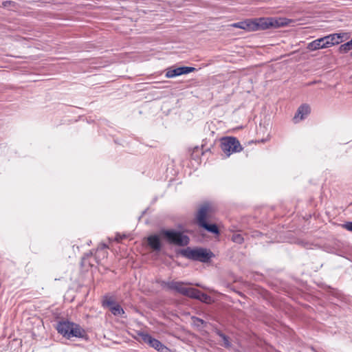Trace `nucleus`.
Listing matches in <instances>:
<instances>
[{
	"label": "nucleus",
	"instance_id": "f257e3e1",
	"mask_svg": "<svg viewBox=\"0 0 352 352\" xmlns=\"http://www.w3.org/2000/svg\"><path fill=\"white\" fill-rule=\"evenodd\" d=\"M162 285L164 287H166L170 290L175 291L180 294L191 298L206 300L209 298L206 294L203 293L195 288L185 287V283L183 282L174 280L163 282Z\"/></svg>",
	"mask_w": 352,
	"mask_h": 352
},
{
	"label": "nucleus",
	"instance_id": "f03ea898",
	"mask_svg": "<svg viewBox=\"0 0 352 352\" xmlns=\"http://www.w3.org/2000/svg\"><path fill=\"white\" fill-rule=\"evenodd\" d=\"M56 329L63 337L70 339L72 338H83L87 336L86 331L78 324L68 320H62L57 322Z\"/></svg>",
	"mask_w": 352,
	"mask_h": 352
},
{
	"label": "nucleus",
	"instance_id": "7ed1b4c3",
	"mask_svg": "<svg viewBox=\"0 0 352 352\" xmlns=\"http://www.w3.org/2000/svg\"><path fill=\"white\" fill-rule=\"evenodd\" d=\"M179 253L185 258L202 263H208L214 256L211 251L201 248L191 249L188 247L186 249L181 250Z\"/></svg>",
	"mask_w": 352,
	"mask_h": 352
},
{
	"label": "nucleus",
	"instance_id": "20e7f679",
	"mask_svg": "<svg viewBox=\"0 0 352 352\" xmlns=\"http://www.w3.org/2000/svg\"><path fill=\"white\" fill-rule=\"evenodd\" d=\"M160 234L170 243L178 246H186L189 244L188 236L182 232L175 230H162Z\"/></svg>",
	"mask_w": 352,
	"mask_h": 352
},
{
	"label": "nucleus",
	"instance_id": "39448f33",
	"mask_svg": "<svg viewBox=\"0 0 352 352\" xmlns=\"http://www.w3.org/2000/svg\"><path fill=\"white\" fill-rule=\"evenodd\" d=\"M209 209L210 207L208 205L206 204L201 206L196 216L197 223L200 227L204 228L208 232L212 234H219V230L216 224L208 223L206 221L207 214L209 211Z\"/></svg>",
	"mask_w": 352,
	"mask_h": 352
},
{
	"label": "nucleus",
	"instance_id": "423d86ee",
	"mask_svg": "<svg viewBox=\"0 0 352 352\" xmlns=\"http://www.w3.org/2000/svg\"><path fill=\"white\" fill-rule=\"evenodd\" d=\"M221 148L227 156H230L232 153L240 152L243 147L237 138L226 137L221 140Z\"/></svg>",
	"mask_w": 352,
	"mask_h": 352
},
{
	"label": "nucleus",
	"instance_id": "0eeeda50",
	"mask_svg": "<svg viewBox=\"0 0 352 352\" xmlns=\"http://www.w3.org/2000/svg\"><path fill=\"white\" fill-rule=\"evenodd\" d=\"M138 336L144 342L148 344L150 346L154 348L158 351H163L164 349H166V347L160 341L153 338L147 333L139 332Z\"/></svg>",
	"mask_w": 352,
	"mask_h": 352
},
{
	"label": "nucleus",
	"instance_id": "6e6552de",
	"mask_svg": "<svg viewBox=\"0 0 352 352\" xmlns=\"http://www.w3.org/2000/svg\"><path fill=\"white\" fill-rule=\"evenodd\" d=\"M195 67H179L176 68L169 67L166 71L165 76L168 78H174L176 76H181L182 74H187L190 72H195Z\"/></svg>",
	"mask_w": 352,
	"mask_h": 352
},
{
	"label": "nucleus",
	"instance_id": "1a4fd4ad",
	"mask_svg": "<svg viewBox=\"0 0 352 352\" xmlns=\"http://www.w3.org/2000/svg\"><path fill=\"white\" fill-rule=\"evenodd\" d=\"M257 30H267L271 28H278L280 26L278 21L274 18H258L256 19Z\"/></svg>",
	"mask_w": 352,
	"mask_h": 352
},
{
	"label": "nucleus",
	"instance_id": "9d476101",
	"mask_svg": "<svg viewBox=\"0 0 352 352\" xmlns=\"http://www.w3.org/2000/svg\"><path fill=\"white\" fill-rule=\"evenodd\" d=\"M234 28L243 29L248 32L257 31V25L256 24V19H247L243 21L234 23L232 25Z\"/></svg>",
	"mask_w": 352,
	"mask_h": 352
},
{
	"label": "nucleus",
	"instance_id": "9b49d317",
	"mask_svg": "<svg viewBox=\"0 0 352 352\" xmlns=\"http://www.w3.org/2000/svg\"><path fill=\"white\" fill-rule=\"evenodd\" d=\"M103 305L109 307L111 312L116 316H121L124 314L122 307L114 300L108 299L103 302Z\"/></svg>",
	"mask_w": 352,
	"mask_h": 352
},
{
	"label": "nucleus",
	"instance_id": "f8f14e48",
	"mask_svg": "<svg viewBox=\"0 0 352 352\" xmlns=\"http://www.w3.org/2000/svg\"><path fill=\"white\" fill-rule=\"evenodd\" d=\"M310 113V107L307 104L300 105L297 112L294 117V121L295 123L298 122L300 120L305 119V118Z\"/></svg>",
	"mask_w": 352,
	"mask_h": 352
},
{
	"label": "nucleus",
	"instance_id": "ddd939ff",
	"mask_svg": "<svg viewBox=\"0 0 352 352\" xmlns=\"http://www.w3.org/2000/svg\"><path fill=\"white\" fill-rule=\"evenodd\" d=\"M342 36L341 34H332L324 36V41L326 45H327V47L339 44L342 41Z\"/></svg>",
	"mask_w": 352,
	"mask_h": 352
},
{
	"label": "nucleus",
	"instance_id": "4468645a",
	"mask_svg": "<svg viewBox=\"0 0 352 352\" xmlns=\"http://www.w3.org/2000/svg\"><path fill=\"white\" fill-rule=\"evenodd\" d=\"M148 245L154 251L159 252L162 249V244L160 236L157 234H153L147 238Z\"/></svg>",
	"mask_w": 352,
	"mask_h": 352
},
{
	"label": "nucleus",
	"instance_id": "2eb2a0df",
	"mask_svg": "<svg viewBox=\"0 0 352 352\" xmlns=\"http://www.w3.org/2000/svg\"><path fill=\"white\" fill-rule=\"evenodd\" d=\"M307 48L310 51H315L319 49L327 48V45L324 43V37H322L308 43Z\"/></svg>",
	"mask_w": 352,
	"mask_h": 352
},
{
	"label": "nucleus",
	"instance_id": "dca6fc26",
	"mask_svg": "<svg viewBox=\"0 0 352 352\" xmlns=\"http://www.w3.org/2000/svg\"><path fill=\"white\" fill-rule=\"evenodd\" d=\"M232 241L237 244H242L244 242V236L241 232H234L230 237Z\"/></svg>",
	"mask_w": 352,
	"mask_h": 352
},
{
	"label": "nucleus",
	"instance_id": "f3484780",
	"mask_svg": "<svg viewBox=\"0 0 352 352\" xmlns=\"http://www.w3.org/2000/svg\"><path fill=\"white\" fill-rule=\"evenodd\" d=\"M217 334L222 339L223 342V346L226 348H230L231 347V343L230 342V338L228 336L225 335L222 331L220 330L217 331Z\"/></svg>",
	"mask_w": 352,
	"mask_h": 352
},
{
	"label": "nucleus",
	"instance_id": "a211bd4d",
	"mask_svg": "<svg viewBox=\"0 0 352 352\" xmlns=\"http://www.w3.org/2000/svg\"><path fill=\"white\" fill-rule=\"evenodd\" d=\"M92 256V252H89V253H86L82 258L80 265L82 267H86L87 266H92V264L88 261V258Z\"/></svg>",
	"mask_w": 352,
	"mask_h": 352
},
{
	"label": "nucleus",
	"instance_id": "6ab92c4d",
	"mask_svg": "<svg viewBox=\"0 0 352 352\" xmlns=\"http://www.w3.org/2000/svg\"><path fill=\"white\" fill-rule=\"evenodd\" d=\"M351 49H352V42L351 40L341 45L339 47V50L342 53H346Z\"/></svg>",
	"mask_w": 352,
	"mask_h": 352
},
{
	"label": "nucleus",
	"instance_id": "aec40b11",
	"mask_svg": "<svg viewBox=\"0 0 352 352\" xmlns=\"http://www.w3.org/2000/svg\"><path fill=\"white\" fill-rule=\"evenodd\" d=\"M192 319L193 320L195 325H196L197 327L206 325V322H205L204 320H202L199 318L192 317Z\"/></svg>",
	"mask_w": 352,
	"mask_h": 352
},
{
	"label": "nucleus",
	"instance_id": "412c9836",
	"mask_svg": "<svg viewBox=\"0 0 352 352\" xmlns=\"http://www.w3.org/2000/svg\"><path fill=\"white\" fill-rule=\"evenodd\" d=\"M342 227L350 232H352V221L346 222L342 225Z\"/></svg>",
	"mask_w": 352,
	"mask_h": 352
},
{
	"label": "nucleus",
	"instance_id": "4be33fe9",
	"mask_svg": "<svg viewBox=\"0 0 352 352\" xmlns=\"http://www.w3.org/2000/svg\"><path fill=\"white\" fill-rule=\"evenodd\" d=\"M14 3L12 2V1H4L3 2V7H8V6H10V5H12L14 4Z\"/></svg>",
	"mask_w": 352,
	"mask_h": 352
},
{
	"label": "nucleus",
	"instance_id": "5701e85b",
	"mask_svg": "<svg viewBox=\"0 0 352 352\" xmlns=\"http://www.w3.org/2000/svg\"><path fill=\"white\" fill-rule=\"evenodd\" d=\"M260 234H261L260 232H258V231H256L255 234H254V236H258Z\"/></svg>",
	"mask_w": 352,
	"mask_h": 352
},
{
	"label": "nucleus",
	"instance_id": "b1692460",
	"mask_svg": "<svg viewBox=\"0 0 352 352\" xmlns=\"http://www.w3.org/2000/svg\"><path fill=\"white\" fill-rule=\"evenodd\" d=\"M107 248V246L105 244H103L102 249H106Z\"/></svg>",
	"mask_w": 352,
	"mask_h": 352
},
{
	"label": "nucleus",
	"instance_id": "393cba45",
	"mask_svg": "<svg viewBox=\"0 0 352 352\" xmlns=\"http://www.w3.org/2000/svg\"><path fill=\"white\" fill-rule=\"evenodd\" d=\"M351 56L352 57V52H351Z\"/></svg>",
	"mask_w": 352,
	"mask_h": 352
},
{
	"label": "nucleus",
	"instance_id": "a878e982",
	"mask_svg": "<svg viewBox=\"0 0 352 352\" xmlns=\"http://www.w3.org/2000/svg\"><path fill=\"white\" fill-rule=\"evenodd\" d=\"M351 42H352V38L351 39Z\"/></svg>",
	"mask_w": 352,
	"mask_h": 352
}]
</instances>
